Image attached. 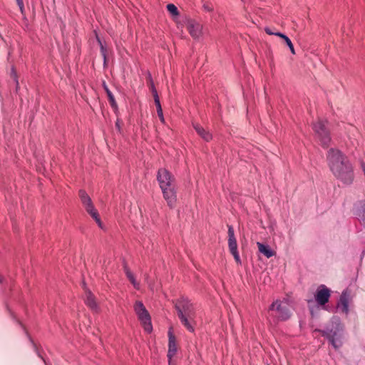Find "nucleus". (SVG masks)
<instances>
[{"instance_id":"nucleus-1","label":"nucleus","mask_w":365,"mask_h":365,"mask_svg":"<svg viewBox=\"0 0 365 365\" xmlns=\"http://www.w3.org/2000/svg\"><path fill=\"white\" fill-rule=\"evenodd\" d=\"M329 168L334 177L344 184H351L354 178V168L348 157L337 148H330L327 153Z\"/></svg>"},{"instance_id":"nucleus-2","label":"nucleus","mask_w":365,"mask_h":365,"mask_svg":"<svg viewBox=\"0 0 365 365\" xmlns=\"http://www.w3.org/2000/svg\"><path fill=\"white\" fill-rule=\"evenodd\" d=\"M175 308L177 311L178 317L183 326L189 331L194 332L196 313L193 304L187 298L181 297L176 300Z\"/></svg>"},{"instance_id":"nucleus-3","label":"nucleus","mask_w":365,"mask_h":365,"mask_svg":"<svg viewBox=\"0 0 365 365\" xmlns=\"http://www.w3.org/2000/svg\"><path fill=\"white\" fill-rule=\"evenodd\" d=\"M342 331L343 325L339 317L336 316L331 318L330 323L327 325L325 329H315V331L320 332L323 336L327 337L335 349L341 346V343L338 341V338L341 336Z\"/></svg>"},{"instance_id":"nucleus-4","label":"nucleus","mask_w":365,"mask_h":365,"mask_svg":"<svg viewBox=\"0 0 365 365\" xmlns=\"http://www.w3.org/2000/svg\"><path fill=\"white\" fill-rule=\"evenodd\" d=\"M327 124V121L319 119L312 125L315 140L324 148H328L331 140L330 130Z\"/></svg>"},{"instance_id":"nucleus-5","label":"nucleus","mask_w":365,"mask_h":365,"mask_svg":"<svg viewBox=\"0 0 365 365\" xmlns=\"http://www.w3.org/2000/svg\"><path fill=\"white\" fill-rule=\"evenodd\" d=\"M268 313L274 322L286 321L291 316V312L287 303L279 300H276L270 305Z\"/></svg>"},{"instance_id":"nucleus-6","label":"nucleus","mask_w":365,"mask_h":365,"mask_svg":"<svg viewBox=\"0 0 365 365\" xmlns=\"http://www.w3.org/2000/svg\"><path fill=\"white\" fill-rule=\"evenodd\" d=\"M134 310L138 317V319L143 324L145 331L148 333L151 332L153 329L151 318L143 302L140 301H136L134 304Z\"/></svg>"},{"instance_id":"nucleus-7","label":"nucleus","mask_w":365,"mask_h":365,"mask_svg":"<svg viewBox=\"0 0 365 365\" xmlns=\"http://www.w3.org/2000/svg\"><path fill=\"white\" fill-rule=\"evenodd\" d=\"M78 195L81 199V201L83 206L85 207L86 210L91 215V216L95 220L98 225L103 228L102 222L99 217V215L98 211L94 208L92 200L86 192L83 190H80L78 192Z\"/></svg>"},{"instance_id":"nucleus-8","label":"nucleus","mask_w":365,"mask_h":365,"mask_svg":"<svg viewBox=\"0 0 365 365\" xmlns=\"http://www.w3.org/2000/svg\"><path fill=\"white\" fill-rule=\"evenodd\" d=\"M331 290L324 284H321L318 287L314 294L315 300L320 306H325L329 302Z\"/></svg>"},{"instance_id":"nucleus-9","label":"nucleus","mask_w":365,"mask_h":365,"mask_svg":"<svg viewBox=\"0 0 365 365\" xmlns=\"http://www.w3.org/2000/svg\"><path fill=\"white\" fill-rule=\"evenodd\" d=\"M157 180L160 184V188L175 184L173 176L165 168H160L158 170Z\"/></svg>"},{"instance_id":"nucleus-10","label":"nucleus","mask_w":365,"mask_h":365,"mask_svg":"<svg viewBox=\"0 0 365 365\" xmlns=\"http://www.w3.org/2000/svg\"><path fill=\"white\" fill-rule=\"evenodd\" d=\"M161 190L168 205L172 207L176 200L175 184L170 185V186H165L161 188Z\"/></svg>"},{"instance_id":"nucleus-11","label":"nucleus","mask_w":365,"mask_h":365,"mask_svg":"<svg viewBox=\"0 0 365 365\" xmlns=\"http://www.w3.org/2000/svg\"><path fill=\"white\" fill-rule=\"evenodd\" d=\"M349 299L350 292H349L347 289H345L342 292L339 300L337 303V308L339 309L341 312L348 314Z\"/></svg>"},{"instance_id":"nucleus-12","label":"nucleus","mask_w":365,"mask_h":365,"mask_svg":"<svg viewBox=\"0 0 365 365\" xmlns=\"http://www.w3.org/2000/svg\"><path fill=\"white\" fill-rule=\"evenodd\" d=\"M187 28L190 34L195 38H198L201 34L202 26L193 19L187 21Z\"/></svg>"},{"instance_id":"nucleus-13","label":"nucleus","mask_w":365,"mask_h":365,"mask_svg":"<svg viewBox=\"0 0 365 365\" xmlns=\"http://www.w3.org/2000/svg\"><path fill=\"white\" fill-rule=\"evenodd\" d=\"M228 246L230 252L237 250V245L232 226H228Z\"/></svg>"},{"instance_id":"nucleus-14","label":"nucleus","mask_w":365,"mask_h":365,"mask_svg":"<svg viewBox=\"0 0 365 365\" xmlns=\"http://www.w3.org/2000/svg\"><path fill=\"white\" fill-rule=\"evenodd\" d=\"M257 245L258 247L259 252L264 255L267 258H269L276 254V252L274 250H272L270 248V247L267 245H264L263 243L258 242H257Z\"/></svg>"},{"instance_id":"nucleus-15","label":"nucleus","mask_w":365,"mask_h":365,"mask_svg":"<svg viewBox=\"0 0 365 365\" xmlns=\"http://www.w3.org/2000/svg\"><path fill=\"white\" fill-rule=\"evenodd\" d=\"M86 292V303L93 310H97L98 306L92 292L84 287Z\"/></svg>"},{"instance_id":"nucleus-16","label":"nucleus","mask_w":365,"mask_h":365,"mask_svg":"<svg viewBox=\"0 0 365 365\" xmlns=\"http://www.w3.org/2000/svg\"><path fill=\"white\" fill-rule=\"evenodd\" d=\"M169 349L168 356L171 359L177 351V346L175 341V337L172 334L170 331H169Z\"/></svg>"},{"instance_id":"nucleus-17","label":"nucleus","mask_w":365,"mask_h":365,"mask_svg":"<svg viewBox=\"0 0 365 365\" xmlns=\"http://www.w3.org/2000/svg\"><path fill=\"white\" fill-rule=\"evenodd\" d=\"M193 127L197 134L203 138L205 141H210L212 139V135L206 131L200 125L196 123L193 124Z\"/></svg>"},{"instance_id":"nucleus-18","label":"nucleus","mask_w":365,"mask_h":365,"mask_svg":"<svg viewBox=\"0 0 365 365\" xmlns=\"http://www.w3.org/2000/svg\"><path fill=\"white\" fill-rule=\"evenodd\" d=\"M104 89L106 92V94H107L108 98V101H109L111 107L113 109H117L118 106H117L115 100L114 98V96H113V93H111V91L108 88V87L105 84H104Z\"/></svg>"},{"instance_id":"nucleus-19","label":"nucleus","mask_w":365,"mask_h":365,"mask_svg":"<svg viewBox=\"0 0 365 365\" xmlns=\"http://www.w3.org/2000/svg\"><path fill=\"white\" fill-rule=\"evenodd\" d=\"M360 210L359 212V220L361 225L365 227V201L360 202Z\"/></svg>"},{"instance_id":"nucleus-20","label":"nucleus","mask_w":365,"mask_h":365,"mask_svg":"<svg viewBox=\"0 0 365 365\" xmlns=\"http://www.w3.org/2000/svg\"><path fill=\"white\" fill-rule=\"evenodd\" d=\"M126 276H127L128 279H129V281L130 282V283L133 285V287L135 289H139V283L135 280L133 273L130 271H128Z\"/></svg>"},{"instance_id":"nucleus-21","label":"nucleus","mask_w":365,"mask_h":365,"mask_svg":"<svg viewBox=\"0 0 365 365\" xmlns=\"http://www.w3.org/2000/svg\"><path fill=\"white\" fill-rule=\"evenodd\" d=\"M167 9L173 16H177L179 15L178 8L173 4H168L167 5Z\"/></svg>"},{"instance_id":"nucleus-22","label":"nucleus","mask_w":365,"mask_h":365,"mask_svg":"<svg viewBox=\"0 0 365 365\" xmlns=\"http://www.w3.org/2000/svg\"><path fill=\"white\" fill-rule=\"evenodd\" d=\"M29 339L31 341V342L33 344V346H34V351L36 353V354L38 355V357H40L43 361L44 363L46 364V365H47L45 359H43V357L41 356V352L39 351V349L38 347V346L36 345V344L34 341V340L29 336Z\"/></svg>"},{"instance_id":"nucleus-23","label":"nucleus","mask_w":365,"mask_h":365,"mask_svg":"<svg viewBox=\"0 0 365 365\" xmlns=\"http://www.w3.org/2000/svg\"><path fill=\"white\" fill-rule=\"evenodd\" d=\"M153 96L156 107L158 106H161L156 88L153 89Z\"/></svg>"},{"instance_id":"nucleus-24","label":"nucleus","mask_w":365,"mask_h":365,"mask_svg":"<svg viewBox=\"0 0 365 365\" xmlns=\"http://www.w3.org/2000/svg\"><path fill=\"white\" fill-rule=\"evenodd\" d=\"M284 42L287 45V46L289 48L291 53L292 54H295V50H294V45H293L292 42L291 41V40L287 37L284 40Z\"/></svg>"},{"instance_id":"nucleus-25","label":"nucleus","mask_w":365,"mask_h":365,"mask_svg":"<svg viewBox=\"0 0 365 365\" xmlns=\"http://www.w3.org/2000/svg\"><path fill=\"white\" fill-rule=\"evenodd\" d=\"M147 81H148V86H149L151 92L153 93V89L155 88L154 83L153 81V79H152V77H151V75L150 73H148V74Z\"/></svg>"},{"instance_id":"nucleus-26","label":"nucleus","mask_w":365,"mask_h":365,"mask_svg":"<svg viewBox=\"0 0 365 365\" xmlns=\"http://www.w3.org/2000/svg\"><path fill=\"white\" fill-rule=\"evenodd\" d=\"M98 41L100 43V46H101V53H102V55L104 58V61H106V48L104 47V46L102 44L101 41H100L99 38H98Z\"/></svg>"},{"instance_id":"nucleus-27","label":"nucleus","mask_w":365,"mask_h":365,"mask_svg":"<svg viewBox=\"0 0 365 365\" xmlns=\"http://www.w3.org/2000/svg\"><path fill=\"white\" fill-rule=\"evenodd\" d=\"M232 253V255H233L235 261L237 262V263H240L241 262V260H240V255H239V253L237 252V250H235V251H232V252H230Z\"/></svg>"},{"instance_id":"nucleus-28","label":"nucleus","mask_w":365,"mask_h":365,"mask_svg":"<svg viewBox=\"0 0 365 365\" xmlns=\"http://www.w3.org/2000/svg\"><path fill=\"white\" fill-rule=\"evenodd\" d=\"M274 35L280 37L284 41L287 38L286 35L280 32H274Z\"/></svg>"},{"instance_id":"nucleus-29","label":"nucleus","mask_w":365,"mask_h":365,"mask_svg":"<svg viewBox=\"0 0 365 365\" xmlns=\"http://www.w3.org/2000/svg\"><path fill=\"white\" fill-rule=\"evenodd\" d=\"M17 1V4L20 8V10L21 12H23V9H24V3H23V0H16Z\"/></svg>"},{"instance_id":"nucleus-30","label":"nucleus","mask_w":365,"mask_h":365,"mask_svg":"<svg viewBox=\"0 0 365 365\" xmlns=\"http://www.w3.org/2000/svg\"><path fill=\"white\" fill-rule=\"evenodd\" d=\"M264 31L266 32V34H267L268 35H274V32H273L271 29H269V27H266L264 28Z\"/></svg>"},{"instance_id":"nucleus-31","label":"nucleus","mask_w":365,"mask_h":365,"mask_svg":"<svg viewBox=\"0 0 365 365\" xmlns=\"http://www.w3.org/2000/svg\"><path fill=\"white\" fill-rule=\"evenodd\" d=\"M158 115L160 118V120L162 122H164V117H163V110L161 111V113H158Z\"/></svg>"},{"instance_id":"nucleus-32","label":"nucleus","mask_w":365,"mask_h":365,"mask_svg":"<svg viewBox=\"0 0 365 365\" xmlns=\"http://www.w3.org/2000/svg\"><path fill=\"white\" fill-rule=\"evenodd\" d=\"M361 169H362V170H363V172H364V173L365 175V163L364 162L361 163Z\"/></svg>"},{"instance_id":"nucleus-33","label":"nucleus","mask_w":365,"mask_h":365,"mask_svg":"<svg viewBox=\"0 0 365 365\" xmlns=\"http://www.w3.org/2000/svg\"><path fill=\"white\" fill-rule=\"evenodd\" d=\"M115 127L118 129L119 131H120V120H118L116 123H115Z\"/></svg>"},{"instance_id":"nucleus-34","label":"nucleus","mask_w":365,"mask_h":365,"mask_svg":"<svg viewBox=\"0 0 365 365\" xmlns=\"http://www.w3.org/2000/svg\"><path fill=\"white\" fill-rule=\"evenodd\" d=\"M124 271L125 272V274H127L128 271H130L129 268L128 267V266L125 263L124 264Z\"/></svg>"},{"instance_id":"nucleus-35","label":"nucleus","mask_w":365,"mask_h":365,"mask_svg":"<svg viewBox=\"0 0 365 365\" xmlns=\"http://www.w3.org/2000/svg\"><path fill=\"white\" fill-rule=\"evenodd\" d=\"M156 108H157V113H161V111L163 110L161 106H157Z\"/></svg>"},{"instance_id":"nucleus-36","label":"nucleus","mask_w":365,"mask_h":365,"mask_svg":"<svg viewBox=\"0 0 365 365\" xmlns=\"http://www.w3.org/2000/svg\"><path fill=\"white\" fill-rule=\"evenodd\" d=\"M204 7H205V9L206 10H207V11H211V10H212V9H211V8H210L208 6L204 5Z\"/></svg>"},{"instance_id":"nucleus-37","label":"nucleus","mask_w":365,"mask_h":365,"mask_svg":"<svg viewBox=\"0 0 365 365\" xmlns=\"http://www.w3.org/2000/svg\"><path fill=\"white\" fill-rule=\"evenodd\" d=\"M4 282V278L0 276V283L2 284Z\"/></svg>"},{"instance_id":"nucleus-38","label":"nucleus","mask_w":365,"mask_h":365,"mask_svg":"<svg viewBox=\"0 0 365 365\" xmlns=\"http://www.w3.org/2000/svg\"><path fill=\"white\" fill-rule=\"evenodd\" d=\"M12 73H15V70H14V68H12ZM14 76H16V74H14Z\"/></svg>"}]
</instances>
